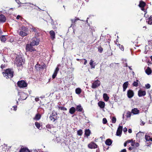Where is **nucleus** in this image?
<instances>
[{
	"instance_id": "1",
	"label": "nucleus",
	"mask_w": 152,
	"mask_h": 152,
	"mask_svg": "<svg viewBox=\"0 0 152 152\" xmlns=\"http://www.w3.org/2000/svg\"><path fill=\"white\" fill-rule=\"evenodd\" d=\"M19 35L22 37L26 36L28 33V30L27 28L22 26L18 31Z\"/></svg>"
},
{
	"instance_id": "2",
	"label": "nucleus",
	"mask_w": 152,
	"mask_h": 152,
	"mask_svg": "<svg viewBox=\"0 0 152 152\" xmlns=\"http://www.w3.org/2000/svg\"><path fill=\"white\" fill-rule=\"evenodd\" d=\"M24 60L20 55H18L15 60V63L17 66H20L24 64Z\"/></svg>"
},
{
	"instance_id": "3",
	"label": "nucleus",
	"mask_w": 152,
	"mask_h": 152,
	"mask_svg": "<svg viewBox=\"0 0 152 152\" xmlns=\"http://www.w3.org/2000/svg\"><path fill=\"white\" fill-rule=\"evenodd\" d=\"M3 73L4 77L6 78H11L13 77L14 72L12 70L8 69Z\"/></svg>"
},
{
	"instance_id": "4",
	"label": "nucleus",
	"mask_w": 152,
	"mask_h": 152,
	"mask_svg": "<svg viewBox=\"0 0 152 152\" xmlns=\"http://www.w3.org/2000/svg\"><path fill=\"white\" fill-rule=\"evenodd\" d=\"M49 118L50 120L53 122H54L57 120L58 118V117L57 116V112L54 111H53Z\"/></svg>"
},
{
	"instance_id": "5",
	"label": "nucleus",
	"mask_w": 152,
	"mask_h": 152,
	"mask_svg": "<svg viewBox=\"0 0 152 152\" xmlns=\"http://www.w3.org/2000/svg\"><path fill=\"white\" fill-rule=\"evenodd\" d=\"M39 39L37 37H33L31 42V45L32 46L37 45H39Z\"/></svg>"
},
{
	"instance_id": "6",
	"label": "nucleus",
	"mask_w": 152,
	"mask_h": 152,
	"mask_svg": "<svg viewBox=\"0 0 152 152\" xmlns=\"http://www.w3.org/2000/svg\"><path fill=\"white\" fill-rule=\"evenodd\" d=\"M20 95V98H19V100H24L26 99L28 97V95L23 92H20L19 93Z\"/></svg>"
},
{
	"instance_id": "7",
	"label": "nucleus",
	"mask_w": 152,
	"mask_h": 152,
	"mask_svg": "<svg viewBox=\"0 0 152 152\" xmlns=\"http://www.w3.org/2000/svg\"><path fill=\"white\" fill-rule=\"evenodd\" d=\"M17 84L19 87L20 88H24L27 86V83L23 80H21L18 81Z\"/></svg>"
},
{
	"instance_id": "8",
	"label": "nucleus",
	"mask_w": 152,
	"mask_h": 152,
	"mask_svg": "<svg viewBox=\"0 0 152 152\" xmlns=\"http://www.w3.org/2000/svg\"><path fill=\"white\" fill-rule=\"evenodd\" d=\"M34 46L31 45V43L30 44H28L26 45V50L27 51L30 52L36 51V50L33 47V46Z\"/></svg>"
},
{
	"instance_id": "9",
	"label": "nucleus",
	"mask_w": 152,
	"mask_h": 152,
	"mask_svg": "<svg viewBox=\"0 0 152 152\" xmlns=\"http://www.w3.org/2000/svg\"><path fill=\"white\" fill-rule=\"evenodd\" d=\"M60 66V64H58L57 67L54 70V73L52 76V78L53 79H54L56 76L57 73L59 70V67Z\"/></svg>"
},
{
	"instance_id": "10",
	"label": "nucleus",
	"mask_w": 152,
	"mask_h": 152,
	"mask_svg": "<svg viewBox=\"0 0 152 152\" xmlns=\"http://www.w3.org/2000/svg\"><path fill=\"white\" fill-rule=\"evenodd\" d=\"M100 85V82L97 80L94 81L92 84V88H95L99 86Z\"/></svg>"
},
{
	"instance_id": "11",
	"label": "nucleus",
	"mask_w": 152,
	"mask_h": 152,
	"mask_svg": "<svg viewBox=\"0 0 152 152\" xmlns=\"http://www.w3.org/2000/svg\"><path fill=\"white\" fill-rule=\"evenodd\" d=\"M123 129V126H119L118 127L116 132V135L118 136H121Z\"/></svg>"
},
{
	"instance_id": "12",
	"label": "nucleus",
	"mask_w": 152,
	"mask_h": 152,
	"mask_svg": "<svg viewBox=\"0 0 152 152\" xmlns=\"http://www.w3.org/2000/svg\"><path fill=\"white\" fill-rule=\"evenodd\" d=\"M127 95L129 98H132L134 95V93L133 91L131 90H128L127 92Z\"/></svg>"
},
{
	"instance_id": "13",
	"label": "nucleus",
	"mask_w": 152,
	"mask_h": 152,
	"mask_svg": "<svg viewBox=\"0 0 152 152\" xmlns=\"http://www.w3.org/2000/svg\"><path fill=\"white\" fill-rule=\"evenodd\" d=\"M88 147L91 149H95L97 148V145L95 143L92 142L88 144Z\"/></svg>"
},
{
	"instance_id": "14",
	"label": "nucleus",
	"mask_w": 152,
	"mask_h": 152,
	"mask_svg": "<svg viewBox=\"0 0 152 152\" xmlns=\"http://www.w3.org/2000/svg\"><path fill=\"white\" fill-rule=\"evenodd\" d=\"M49 33L51 39L54 40L55 39V32L53 30H51L50 31Z\"/></svg>"
},
{
	"instance_id": "15",
	"label": "nucleus",
	"mask_w": 152,
	"mask_h": 152,
	"mask_svg": "<svg viewBox=\"0 0 152 152\" xmlns=\"http://www.w3.org/2000/svg\"><path fill=\"white\" fill-rule=\"evenodd\" d=\"M146 95V92L145 91L140 90L138 92V95L139 97L145 96Z\"/></svg>"
},
{
	"instance_id": "16",
	"label": "nucleus",
	"mask_w": 152,
	"mask_h": 152,
	"mask_svg": "<svg viewBox=\"0 0 152 152\" xmlns=\"http://www.w3.org/2000/svg\"><path fill=\"white\" fill-rule=\"evenodd\" d=\"M145 5V3L142 1H140V4L139 5V6L141 8V10H142L144 11V7Z\"/></svg>"
},
{
	"instance_id": "17",
	"label": "nucleus",
	"mask_w": 152,
	"mask_h": 152,
	"mask_svg": "<svg viewBox=\"0 0 152 152\" xmlns=\"http://www.w3.org/2000/svg\"><path fill=\"white\" fill-rule=\"evenodd\" d=\"M140 111L137 108H134L132 109L131 111V113L133 115H136L138 114L139 113Z\"/></svg>"
},
{
	"instance_id": "18",
	"label": "nucleus",
	"mask_w": 152,
	"mask_h": 152,
	"mask_svg": "<svg viewBox=\"0 0 152 152\" xmlns=\"http://www.w3.org/2000/svg\"><path fill=\"white\" fill-rule=\"evenodd\" d=\"M129 84L128 81L124 83L123 85V91H125L126 88H127Z\"/></svg>"
},
{
	"instance_id": "19",
	"label": "nucleus",
	"mask_w": 152,
	"mask_h": 152,
	"mask_svg": "<svg viewBox=\"0 0 152 152\" xmlns=\"http://www.w3.org/2000/svg\"><path fill=\"white\" fill-rule=\"evenodd\" d=\"M131 145L134 147H138L139 145V144L138 142H135V140H132Z\"/></svg>"
},
{
	"instance_id": "20",
	"label": "nucleus",
	"mask_w": 152,
	"mask_h": 152,
	"mask_svg": "<svg viewBox=\"0 0 152 152\" xmlns=\"http://www.w3.org/2000/svg\"><path fill=\"white\" fill-rule=\"evenodd\" d=\"M76 110L79 112H83V108L80 105H78L76 106Z\"/></svg>"
},
{
	"instance_id": "21",
	"label": "nucleus",
	"mask_w": 152,
	"mask_h": 152,
	"mask_svg": "<svg viewBox=\"0 0 152 152\" xmlns=\"http://www.w3.org/2000/svg\"><path fill=\"white\" fill-rule=\"evenodd\" d=\"M5 16L2 15H0V21L1 22H4L6 21Z\"/></svg>"
},
{
	"instance_id": "22",
	"label": "nucleus",
	"mask_w": 152,
	"mask_h": 152,
	"mask_svg": "<svg viewBox=\"0 0 152 152\" xmlns=\"http://www.w3.org/2000/svg\"><path fill=\"white\" fill-rule=\"evenodd\" d=\"M76 109L74 107H71L69 110V113L71 114H73L76 111Z\"/></svg>"
},
{
	"instance_id": "23",
	"label": "nucleus",
	"mask_w": 152,
	"mask_h": 152,
	"mask_svg": "<svg viewBox=\"0 0 152 152\" xmlns=\"http://www.w3.org/2000/svg\"><path fill=\"white\" fill-rule=\"evenodd\" d=\"M98 104L99 107L102 108H103L104 107L105 103L103 102H99Z\"/></svg>"
},
{
	"instance_id": "24",
	"label": "nucleus",
	"mask_w": 152,
	"mask_h": 152,
	"mask_svg": "<svg viewBox=\"0 0 152 152\" xmlns=\"http://www.w3.org/2000/svg\"><path fill=\"white\" fill-rule=\"evenodd\" d=\"M19 152H31L27 148H21Z\"/></svg>"
},
{
	"instance_id": "25",
	"label": "nucleus",
	"mask_w": 152,
	"mask_h": 152,
	"mask_svg": "<svg viewBox=\"0 0 152 152\" xmlns=\"http://www.w3.org/2000/svg\"><path fill=\"white\" fill-rule=\"evenodd\" d=\"M112 141L110 139H107L105 141V143L108 145H110L112 144Z\"/></svg>"
},
{
	"instance_id": "26",
	"label": "nucleus",
	"mask_w": 152,
	"mask_h": 152,
	"mask_svg": "<svg viewBox=\"0 0 152 152\" xmlns=\"http://www.w3.org/2000/svg\"><path fill=\"white\" fill-rule=\"evenodd\" d=\"M91 133V131L89 129H86L85 131V134L86 136L87 137H88Z\"/></svg>"
},
{
	"instance_id": "27",
	"label": "nucleus",
	"mask_w": 152,
	"mask_h": 152,
	"mask_svg": "<svg viewBox=\"0 0 152 152\" xmlns=\"http://www.w3.org/2000/svg\"><path fill=\"white\" fill-rule=\"evenodd\" d=\"M103 97L104 100L106 102L108 101L109 98V97L106 94H103Z\"/></svg>"
},
{
	"instance_id": "28",
	"label": "nucleus",
	"mask_w": 152,
	"mask_h": 152,
	"mask_svg": "<svg viewBox=\"0 0 152 152\" xmlns=\"http://www.w3.org/2000/svg\"><path fill=\"white\" fill-rule=\"evenodd\" d=\"M144 136V134L142 132H139L136 134V137L138 138H141Z\"/></svg>"
},
{
	"instance_id": "29",
	"label": "nucleus",
	"mask_w": 152,
	"mask_h": 152,
	"mask_svg": "<svg viewBox=\"0 0 152 152\" xmlns=\"http://www.w3.org/2000/svg\"><path fill=\"white\" fill-rule=\"evenodd\" d=\"M145 72L147 75H149L151 73V70L150 68L148 67L146 70Z\"/></svg>"
},
{
	"instance_id": "30",
	"label": "nucleus",
	"mask_w": 152,
	"mask_h": 152,
	"mask_svg": "<svg viewBox=\"0 0 152 152\" xmlns=\"http://www.w3.org/2000/svg\"><path fill=\"white\" fill-rule=\"evenodd\" d=\"M94 61L91 59V60L89 63V64L91 66V68H95V65L94 64Z\"/></svg>"
},
{
	"instance_id": "31",
	"label": "nucleus",
	"mask_w": 152,
	"mask_h": 152,
	"mask_svg": "<svg viewBox=\"0 0 152 152\" xmlns=\"http://www.w3.org/2000/svg\"><path fill=\"white\" fill-rule=\"evenodd\" d=\"M81 92V90L80 88H77L75 89V92L76 94H80Z\"/></svg>"
},
{
	"instance_id": "32",
	"label": "nucleus",
	"mask_w": 152,
	"mask_h": 152,
	"mask_svg": "<svg viewBox=\"0 0 152 152\" xmlns=\"http://www.w3.org/2000/svg\"><path fill=\"white\" fill-rule=\"evenodd\" d=\"M40 117L41 115L39 114H37L36 115L35 117L34 118V119L37 120H39L40 118Z\"/></svg>"
},
{
	"instance_id": "33",
	"label": "nucleus",
	"mask_w": 152,
	"mask_h": 152,
	"mask_svg": "<svg viewBox=\"0 0 152 152\" xmlns=\"http://www.w3.org/2000/svg\"><path fill=\"white\" fill-rule=\"evenodd\" d=\"M0 39L1 41L3 42H5L7 40L5 36L4 35L0 37Z\"/></svg>"
},
{
	"instance_id": "34",
	"label": "nucleus",
	"mask_w": 152,
	"mask_h": 152,
	"mask_svg": "<svg viewBox=\"0 0 152 152\" xmlns=\"http://www.w3.org/2000/svg\"><path fill=\"white\" fill-rule=\"evenodd\" d=\"M145 138L146 141H149L151 140L152 141V138H151L149 136L147 135H145Z\"/></svg>"
},
{
	"instance_id": "35",
	"label": "nucleus",
	"mask_w": 152,
	"mask_h": 152,
	"mask_svg": "<svg viewBox=\"0 0 152 152\" xmlns=\"http://www.w3.org/2000/svg\"><path fill=\"white\" fill-rule=\"evenodd\" d=\"M148 23L150 25L152 24V16H151L150 18H148V20L147 21Z\"/></svg>"
},
{
	"instance_id": "36",
	"label": "nucleus",
	"mask_w": 152,
	"mask_h": 152,
	"mask_svg": "<svg viewBox=\"0 0 152 152\" xmlns=\"http://www.w3.org/2000/svg\"><path fill=\"white\" fill-rule=\"evenodd\" d=\"M131 113H132L131 112L129 111L127 112L126 115V117L127 118L130 117L131 115Z\"/></svg>"
},
{
	"instance_id": "37",
	"label": "nucleus",
	"mask_w": 152,
	"mask_h": 152,
	"mask_svg": "<svg viewBox=\"0 0 152 152\" xmlns=\"http://www.w3.org/2000/svg\"><path fill=\"white\" fill-rule=\"evenodd\" d=\"M138 80H137L136 81H134L133 83V86H134L137 87L138 86Z\"/></svg>"
},
{
	"instance_id": "38",
	"label": "nucleus",
	"mask_w": 152,
	"mask_h": 152,
	"mask_svg": "<svg viewBox=\"0 0 152 152\" xmlns=\"http://www.w3.org/2000/svg\"><path fill=\"white\" fill-rule=\"evenodd\" d=\"M35 124L36 126V127L38 129H39L40 127V124L39 123H38V122H36L35 123Z\"/></svg>"
},
{
	"instance_id": "39",
	"label": "nucleus",
	"mask_w": 152,
	"mask_h": 152,
	"mask_svg": "<svg viewBox=\"0 0 152 152\" xmlns=\"http://www.w3.org/2000/svg\"><path fill=\"white\" fill-rule=\"evenodd\" d=\"M83 134L82 130L81 129H80L77 131V134L78 135L81 136Z\"/></svg>"
},
{
	"instance_id": "40",
	"label": "nucleus",
	"mask_w": 152,
	"mask_h": 152,
	"mask_svg": "<svg viewBox=\"0 0 152 152\" xmlns=\"http://www.w3.org/2000/svg\"><path fill=\"white\" fill-rule=\"evenodd\" d=\"M31 31H34L36 33L38 32V29L37 28H36L32 27L31 28Z\"/></svg>"
},
{
	"instance_id": "41",
	"label": "nucleus",
	"mask_w": 152,
	"mask_h": 152,
	"mask_svg": "<svg viewBox=\"0 0 152 152\" xmlns=\"http://www.w3.org/2000/svg\"><path fill=\"white\" fill-rule=\"evenodd\" d=\"M98 51L100 53H102L103 49L101 46H99L98 48Z\"/></svg>"
},
{
	"instance_id": "42",
	"label": "nucleus",
	"mask_w": 152,
	"mask_h": 152,
	"mask_svg": "<svg viewBox=\"0 0 152 152\" xmlns=\"http://www.w3.org/2000/svg\"><path fill=\"white\" fill-rule=\"evenodd\" d=\"M16 18L17 19H20L21 20V21H22L23 20H24V19L23 18H22L20 15H18L17 16V17H16Z\"/></svg>"
},
{
	"instance_id": "43",
	"label": "nucleus",
	"mask_w": 152,
	"mask_h": 152,
	"mask_svg": "<svg viewBox=\"0 0 152 152\" xmlns=\"http://www.w3.org/2000/svg\"><path fill=\"white\" fill-rule=\"evenodd\" d=\"M116 121V118L115 117H113L112 119V123H115Z\"/></svg>"
},
{
	"instance_id": "44",
	"label": "nucleus",
	"mask_w": 152,
	"mask_h": 152,
	"mask_svg": "<svg viewBox=\"0 0 152 152\" xmlns=\"http://www.w3.org/2000/svg\"><path fill=\"white\" fill-rule=\"evenodd\" d=\"M107 122V120L106 118H104L102 120V122L103 124H106Z\"/></svg>"
},
{
	"instance_id": "45",
	"label": "nucleus",
	"mask_w": 152,
	"mask_h": 152,
	"mask_svg": "<svg viewBox=\"0 0 152 152\" xmlns=\"http://www.w3.org/2000/svg\"><path fill=\"white\" fill-rule=\"evenodd\" d=\"M79 20V19L78 18H75V19L74 20H71L72 21V23H75L77 20Z\"/></svg>"
},
{
	"instance_id": "46",
	"label": "nucleus",
	"mask_w": 152,
	"mask_h": 152,
	"mask_svg": "<svg viewBox=\"0 0 152 152\" xmlns=\"http://www.w3.org/2000/svg\"><path fill=\"white\" fill-rule=\"evenodd\" d=\"M150 87H151V86L149 84H147L145 85V87L147 89L150 88Z\"/></svg>"
},
{
	"instance_id": "47",
	"label": "nucleus",
	"mask_w": 152,
	"mask_h": 152,
	"mask_svg": "<svg viewBox=\"0 0 152 152\" xmlns=\"http://www.w3.org/2000/svg\"><path fill=\"white\" fill-rule=\"evenodd\" d=\"M16 1L18 4H19L20 2L21 3L23 2L22 0H20V1L19 0H16Z\"/></svg>"
},
{
	"instance_id": "48",
	"label": "nucleus",
	"mask_w": 152,
	"mask_h": 152,
	"mask_svg": "<svg viewBox=\"0 0 152 152\" xmlns=\"http://www.w3.org/2000/svg\"><path fill=\"white\" fill-rule=\"evenodd\" d=\"M122 51H123L124 50V47L122 45L120 46V48H119Z\"/></svg>"
},
{
	"instance_id": "49",
	"label": "nucleus",
	"mask_w": 152,
	"mask_h": 152,
	"mask_svg": "<svg viewBox=\"0 0 152 152\" xmlns=\"http://www.w3.org/2000/svg\"><path fill=\"white\" fill-rule=\"evenodd\" d=\"M127 131V129L125 127L124 128L123 132H126Z\"/></svg>"
},
{
	"instance_id": "50",
	"label": "nucleus",
	"mask_w": 152,
	"mask_h": 152,
	"mask_svg": "<svg viewBox=\"0 0 152 152\" xmlns=\"http://www.w3.org/2000/svg\"><path fill=\"white\" fill-rule=\"evenodd\" d=\"M140 125H144L145 124V123L142 120L141 121Z\"/></svg>"
},
{
	"instance_id": "51",
	"label": "nucleus",
	"mask_w": 152,
	"mask_h": 152,
	"mask_svg": "<svg viewBox=\"0 0 152 152\" xmlns=\"http://www.w3.org/2000/svg\"><path fill=\"white\" fill-rule=\"evenodd\" d=\"M83 60L85 61L84 62V65H86L87 62V60L85 59H84Z\"/></svg>"
},
{
	"instance_id": "52",
	"label": "nucleus",
	"mask_w": 152,
	"mask_h": 152,
	"mask_svg": "<svg viewBox=\"0 0 152 152\" xmlns=\"http://www.w3.org/2000/svg\"><path fill=\"white\" fill-rule=\"evenodd\" d=\"M132 140H128L127 141H126V142L127 143H130V142H131V143H132Z\"/></svg>"
},
{
	"instance_id": "53",
	"label": "nucleus",
	"mask_w": 152,
	"mask_h": 152,
	"mask_svg": "<svg viewBox=\"0 0 152 152\" xmlns=\"http://www.w3.org/2000/svg\"><path fill=\"white\" fill-rule=\"evenodd\" d=\"M61 110H66L67 109L65 107H62L61 108Z\"/></svg>"
},
{
	"instance_id": "54",
	"label": "nucleus",
	"mask_w": 152,
	"mask_h": 152,
	"mask_svg": "<svg viewBox=\"0 0 152 152\" xmlns=\"http://www.w3.org/2000/svg\"><path fill=\"white\" fill-rule=\"evenodd\" d=\"M35 100L36 102H38L39 100V99L38 97H36L35 98Z\"/></svg>"
},
{
	"instance_id": "55",
	"label": "nucleus",
	"mask_w": 152,
	"mask_h": 152,
	"mask_svg": "<svg viewBox=\"0 0 152 152\" xmlns=\"http://www.w3.org/2000/svg\"><path fill=\"white\" fill-rule=\"evenodd\" d=\"M126 149H124L122 150L120 152H126Z\"/></svg>"
},
{
	"instance_id": "56",
	"label": "nucleus",
	"mask_w": 152,
	"mask_h": 152,
	"mask_svg": "<svg viewBox=\"0 0 152 152\" xmlns=\"http://www.w3.org/2000/svg\"><path fill=\"white\" fill-rule=\"evenodd\" d=\"M46 127L47 128H50L51 127V126L50 125H46Z\"/></svg>"
},
{
	"instance_id": "57",
	"label": "nucleus",
	"mask_w": 152,
	"mask_h": 152,
	"mask_svg": "<svg viewBox=\"0 0 152 152\" xmlns=\"http://www.w3.org/2000/svg\"><path fill=\"white\" fill-rule=\"evenodd\" d=\"M1 67L2 69H3L5 67L4 65L2 64L1 66Z\"/></svg>"
},
{
	"instance_id": "58",
	"label": "nucleus",
	"mask_w": 152,
	"mask_h": 152,
	"mask_svg": "<svg viewBox=\"0 0 152 152\" xmlns=\"http://www.w3.org/2000/svg\"><path fill=\"white\" fill-rule=\"evenodd\" d=\"M50 21H51V23L52 24V23H53V20L51 18V17H50Z\"/></svg>"
},
{
	"instance_id": "59",
	"label": "nucleus",
	"mask_w": 152,
	"mask_h": 152,
	"mask_svg": "<svg viewBox=\"0 0 152 152\" xmlns=\"http://www.w3.org/2000/svg\"><path fill=\"white\" fill-rule=\"evenodd\" d=\"M13 107L14 108V110H16L17 109L16 107H17L16 106H14Z\"/></svg>"
},
{
	"instance_id": "60",
	"label": "nucleus",
	"mask_w": 152,
	"mask_h": 152,
	"mask_svg": "<svg viewBox=\"0 0 152 152\" xmlns=\"http://www.w3.org/2000/svg\"><path fill=\"white\" fill-rule=\"evenodd\" d=\"M128 132L129 133H131L132 132V130L131 129H129V130H128Z\"/></svg>"
},
{
	"instance_id": "61",
	"label": "nucleus",
	"mask_w": 152,
	"mask_h": 152,
	"mask_svg": "<svg viewBox=\"0 0 152 152\" xmlns=\"http://www.w3.org/2000/svg\"><path fill=\"white\" fill-rule=\"evenodd\" d=\"M116 44L118 46L119 48H120V44L116 42Z\"/></svg>"
},
{
	"instance_id": "62",
	"label": "nucleus",
	"mask_w": 152,
	"mask_h": 152,
	"mask_svg": "<svg viewBox=\"0 0 152 152\" xmlns=\"http://www.w3.org/2000/svg\"><path fill=\"white\" fill-rule=\"evenodd\" d=\"M127 143L126 142H125L124 143V145L125 147H126V145H127Z\"/></svg>"
},
{
	"instance_id": "63",
	"label": "nucleus",
	"mask_w": 152,
	"mask_h": 152,
	"mask_svg": "<svg viewBox=\"0 0 152 152\" xmlns=\"http://www.w3.org/2000/svg\"><path fill=\"white\" fill-rule=\"evenodd\" d=\"M40 65H39V64H37L36 65V66H35V67H36V68H37V67H38L39 66H40Z\"/></svg>"
},
{
	"instance_id": "64",
	"label": "nucleus",
	"mask_w": 152,
	"mask_h": 152,
	"mask_svg": "<svg viewBox=\"0 0 152 152\" xmlns=\"http://www.w3.org/2000/svg\"><path fill=\"white\" fill-rule=\"evenodd\" d=\"M132 148L131 147H129V150H131L132 149Z\"/></svg>"
}]
</instances>
